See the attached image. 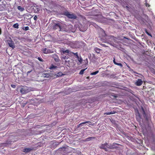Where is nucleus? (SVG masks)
Here are the masks:
<instances>
[{
  "label": "nucleus",
  "instance_id": "obj_1",
  "mask_svg": "<svg viewBox=\"0 0 155 155\" xmlns=\"http://www.w3.org/2000/svg\"><path fill=\"white\" fill-rule=\"evenodd\" d=\"M33 91V88L25 86L21 89L20 92L22 94H25Z\"/></svg>",
  "mask_w": 155,
  "mask_h": 155
},
{
  "label": "nucleus",
  "instance_id": "obj_2",
  "mask_svg": "<svg viewBox=\"0 0 155 155\" xmlns=\"http://www.w3.org/2000/svg\"><path fill=\"white\" fill-rule=\"evenodd\" d=\"M64 15L69 18L75 19L77 18L76 15L73 14H70L68 12H64Z\"/></svg>",
  "mask_w": 155,
  "mask_h": 155
},
{
  "label": "nucleus",
  "instance_id": "obj_3",
  "mask_svg": "<svg viewBox=\"0 0 155 155\" xmlns=\"http://www.w3.org/2000/svg\"><path fill=\"white\" fill-rule=\"evenodd\" d=\"M109 145L106 142L105 143L102 144L99 147L100 149H103L106 151H108V149H109Z\"/></svg>",
  "mask_w": 155,
  "mask_h": 155
},
{
  "label": "nucleus",
  "instance_id": "obj_4",
  "mask_svg": "<svg viewBox=\"0 0 155 155\" xmlns=\"http://www.w3.org/2000/svg\"><path fill=\"white\" fill-rule=\"evenodd\" d=\"M7 43L8 44L9 46L12 48L13 49L15 48L14 41L12 40L11 38H9L7 40Z\"/></svg>",
  "mask_w": 155,
  "mask_h": 155
},
{
  "label": "nucleus",
  "instance_id": "obj_5",
  "mask_svg": "<svg viewBox=\"0 0 155 155\" xmlns=\"http://www.w3.org/2000/svg\"><path fill=\"white\" fill-rule=\"evenodd\" d=\"M119 144L117 143H114L112 144L109 145V149H116L118 147L117 145H118Z\"/></svg>",
  "mask_w": 155,
  "mask_h": 155
},
{
  "label": "nucleus",
  "instance_id": "obj_6",
  "mask_svg": "<svg viewBox=\"0 0 155 155\" xmlns=\"http://www.w3.org/2000/svg\"><path fill=\"white\" fill-rule=\"evenodd\" d=\"M61 25L59 23H55L53 27L54 29H59V31L61 30Z\"/></svg>",
  "mask_w": 155,
  "mask_h": 155
},
{
  "label": "nucleus",
  "instance_id": "obj_7",
  "mask_svg": "<svg viewBox=\"0 0 155 155\" xmlns=\"http://www.w3.org/2000/svg\"><path fill=\"white\" fill-rule=\"evenodd\" d=\"M143 83V81L141 79H138L135 82V84L137 86H140Z\"/></svg>",
  "mask_w": 155,
  "mask_h": 155
},
{
  "label": "nucleus",
  "instance_id": "obj_8",
  "mask_svg": "<svg viewBox=\"0 0 155 155\" xmlns=\"http://www.w3.org/2000/svg\"><path fill=\"white\" fill-rule=\"evenodd\" d=\"M52 57L56 62H58L59 60L58 57L56 54H54L53 55Z\"/></svg>",
  "mask_w": 155,
  "mask_h": 155
},
{
  "label": "nucleus",
  "instance_id": "obj_9",
  "mask_svg": "<svg viewBox=\"0 0 155 155\" xmlns=\"http://www.w3.org/2000/svg\"><path fill=\"white\" fill-rule=\"evenodd\" d=\"M38 6L36 4H33L31 6V10H38Z\"/></svg>",
  "mask_w": 155,
  "mask_h": 155
},
{
  "label": "nucleus",
  "instance_id": "obj_10",
  "mask_svg": "<svg viewBox=\"0 0 155 155\" xmlns=\"http://www.w3.org/2000/svg\"><path fill=\"white\" fill-rule=\"evenodd\" d=\"M136 118L137 119H140L141 118V115L138 110L136 112Z\"/></svg>",
  "mask_w": 155,
  "mask_h": 155
},
{
  "label": "nucleus",
  "instance_id": "obj_11",
  "mask_svg": "<svg viewBox=\"0 0 155 155\" xmlns=\"http://www.w3.org/2000/svg\"><path fill=\"white\" fill-rule=\"evenodd\" d=\"M95 139V137H89L88 138H86L84 141H88L91 140H94Z\"/></svg>",
  "mask_w": 155,
  "mask_h": 155
},
{
  "label": "nucleus",
  "instance_id": "obj_12",
  "mask_svg": "<svg viewBox=\"0 0 155 155\" xmlns=\"http://www.w3.org/2000/svg\"><path fill=\"white\" fill-rule=\"evenodd\" d=\"M32 150L33 148H26L24 149V152L26 153H28L29 152Z\"/></svg>",
  "mask_w": 155,
  "mask_h": 155
},
{
  "label": "nucleus",
  "instance_id": "obj_13",
  "mask_svg": "<svg viewBox=\"0 0 155 155\" xmlns=\"http://www.w3.org/2000/svg\"><path fill=\"white\" fill-rule=\"evenodd\" d=\"M67 149H68V148L64 147L60 148L59 150H63L64 152H65L67 151L66 150Z\"/></svg>",
  "mask_w": 155,
  "mask_h": 155
},
{
  "label": "nucleus",
  "instance_id": "obj_14",
  "mask_svg": "<svg viewBox=\"0 0 155 155\" xmlns=\"http://www.w3.org/2000/svg\"><path fill=\"white\" fill-rule=\"evenodd\" d=\"M94 50L96 51V52L97 54H99L100 52L101 51V49H100L97 48L96 47L94 48Z\"/></svg>",
  "mask_w": 155,
  "mask_h": 155
},
{
  "label": "nucleus",
  "instance_id": "obj_15",
  "mask_svg": "<svg viewBox=\"0 0 155 155\" xmlns=\"http://www.w3.org/2000/svg\"><path fill=\"white\" fill-rule=\"evenodd\" d=\"M141 109L143 111L142 114L143 115V117L144 118H145L147 117V114L145 113L144 110V108H143V107H142L141 108Z\"/></svg>",
  "mask_w": 155,
  "mask_h": 155
},
{
  "label": "nucleus",
  "instance_id": "obj_16",
  "mask_svg": "<svg viewBox=\"0 0 155 155\" xmlns=\"http://www.w3.org/2000/svg\"><path fill=\"white\" fill-rule=\"evenodd\" d=\"M57 67L56 66L54 65L53 64H52L50 67L49 68L51 70H54L56 69Z\"/></svg>",
  "mask_w": 155,
  "mask_h": 155
},
{
  "label": "nucleus",
  "instance_id": "obj_17",
  "mask_svg": "<svg viewBox=\"0 0 155 155\" xmlns=\"http://www.w3.org/2000/svg\"><path fill=\"white\" fill-rule=\"evenodd\" d=\"M116 113V112L115 111H111V112H106L105 113H104V114H107V115H109L110 114H114Z\"/></svg>",
  "mask_w": 155,
  "mask_h": 155
},
{
  "label": "nucleus",
  "instance_id": "obj_18",
  "mask_svg": "<svg viewBox=\"0 0 155 155\" xmlns=\"http://www.w3.org/2000/svg\"><path fill=\"white\" fill-rule=\"evenodd\" d=\"M42 51L44 53L47 54L48 53V50L45 48H43L42 50Z\"/></svg>",
  "mask_w": 155,
  "mask_h": 155
},
{
  "label": "nucleus",
  "instance_id": "obj_19",
  "mask_svg": "<svg viewBox=\"0 0 155 155\" xmlns=\"http://www.w3.org/2000/svg\"><path fill=\"white\" fill-rule=\"evenodd\" d=\"M91 123V122H90L89 121H86L85 122H83L79 124L78 127H80L81 125L83 124H84L86 123Z\"/></svg>",
  "mask_w": 155,
  "mask_h": 155
},
{
  "label": "nucleus",
  "instance_id": "obj_20",
  "mask_svg": "<svg viewBox=\"0 0 155 155\" xmlns=\"http://www.w3.org/2000/svg\"><path fill=\"white\" fill-rule=\"evenodd\" d=\"M99 72V71H97L95 72L91 73V75H95L97 74Z\"/></svg>",
  "mask_w": 155,
  "mask_h": 155
},
{
  "label": "nucleus",
  "instance_id": "obj_21",
  "mask_svg": "<svg viewBox=\"0 0 155 155\" xmlns=\"http://www.w3.org/2000/svg\"><path fill=\"white\" fill-rule=\"evenodd\" d=\"M63 75V74L62 72H58L57 74V76L58 77H59L62 76Z\"/></svg>",
  "mask_w": 155,
  "mask_h": 155
},
{
  "label": "nucleus",
  "instance_id": "obj_22",
  "mask_svg": "<svg viewBox=\"0 0 155 155\" xmlns=\"http://www.w3.org/2000/svg\"><path fill=\"white\" fill-rule=\"evenodd\" d=\"M62 58L64 59H67L68 58V57L67 56L62 55Z\"/></svg>",
  "mask_w": 155,
  "mask_h": 155
},
{
  "label": "nucleus",
  "instance_id": "obj_23",
  "mask_svg": "<svg viewBox=\"0 0 155 155\" xmlns=\"http://www.w3.org/2000/svg\"><path fill=\"white\" fill-rule=\"evenodd\" d=\"M86 69H82L80 72L79 74H82L84 73V71Z\"/></svg>",
  "mask_w": 155,
  "mask_h": 155
},
{
  "label": "nucleus",
  "instance_id": "obj_24",
  "mask_svg": "<svg viewBox=\"0 0 155 155\" xmlns=\"http://www.w3.org/2000/svg\"><path fill=\"white\" fill-rule=\"evenodd\" d=\"M13 26L15 28H18V23H16Z\"/></svg>",
  "mask_w": 155,
  "mask_h": 155
},
{
  "label": "nucleus",
  "instance_id": "obj_25",
  "mask_svg": "<svg viewBox=\"0 0 155 155\" xmlns=\"http://www.w3.org/2000/svg\"><path fill=\"white\" fill-rule=\"evenodd\" d=\"M145 6L147 7H149L150 6V5L148 4L146 0L145 1V2L144 3Z\"/></svg>",
  "mask_w": 155,
  "mask_h": 155
},
{
  "label": "nucleus",
  "instance_id": "obj_26",
  "mask_svg": "<svg viewBox=\"0 0 155 155\" xmlns=\"http://www.w3.org/2000/svg\"><path fill=\"white\" fill-rule=\"evenodd\" d=\"M69 51L68 49L66 50H63L62 52L63 53H68L69 52Z\"/></svg>",
  "mask_w": 155,
  "mask_h": 155
},
{
  "label": "nucleus",
  "instance_id": "obj_27",
  "mask_svg": "<svg viewBox=\"0 0 155 155\" xmlns=\"http://www.w3.org/2000/svg\"><path fill=\"white\" fill-rule=\"evenodd\" d=\"M23 29L24 30L27 31L29 29V27L28 26H27L25 27H24L23 28Z\"/></svg>",
  "mask_w": 155,
  "mask_h": 155
},
{
  "label": "nucleus",
  "instance_id": "obj_28",
  "mask_svg": "<svg viewBox=\"0 0 155 155\" xmlns=\"http://www.w3.org/2000/svg\"><path fill=\"white\" fill-rule=\"evenodd\" d=\"M73 54L74 55L76 56V58H79V56L78 55V52H76V53H74V54Z\"/></svg>",
  "mask_w": 155,
  "mask_h": 155
},
{
  "label": "nucleus",
  "instance_id": "obj_29",
  "mask_svg": "<svg viewBox=\"0 0 155 155\" xmlns=\"http://www.w3.org/2000/svg\"><path fill=\"white\" fill-rule=\"evenodd\" d=\"M78 61L80 62H81L82 61V59L81 58H79H79H77Z\"/></svg>",
  "mask_w": 155,
  "mask_h": 155
},
{
  "label": "nucleus",
  "instance_id": "obj_30",
  "mask_svg": "<svg viewBox=\"0 0 155 155\" xmlns=\"http://www.w3.org/2000/svg\"><path fill=\"white\" fill-rule=\"evenodd\" d=\"M73 54H74V52L70 51H69V52L68 53L69 56H72V55Z\"/></svg>",
  "mask_w": 155,
  "mask_h": 155
},
{
  "label": "nucleus",
  "instance_id": "obj_31",
  "mask_svg": "<svg viewBox=\"0 0 155 155\" xmlns=\"http://www.w3.org/2000/svg\"><path fill=\"white\" fill-rule=\"evenodd\" d=\"M115 64H116V65H119V66H122V64H121V63H115Z\"/></svg>",
  "mask_w": 155,
  "mask_h": 155
},
{
  "label": "nucleus",
  "instance_id": "obj_32",
  "mask_svg": "<svg viewBox=\"0 0 155 155\" xmlns=\"http://www.w3.org/2000/svg\"><path fill=\"white\" fill-rule=\"evenodd\" d=\"M18 10H24V8H21L20 6H19L18 7Z\"/></svg>",
  "mask_w": 155,
  "mask_h": 155
},
{
  "label": "nucleus",
  "instance_id": "obj_33",
  "mask_svg": "<svg viewBox=\"0 0 155 155\" xmlns=\"http://www.w3.org/2000/svg\"><path fill=\"white\" fill-rule=\"evenodd\" d=\"M38 59L40 61H43V59H41V58H40L38 57Z\"/></svg>",
  "mask_w": 155,
  "mask_h": 155
},
{
  "label": "nucleus",
  "instance_id": "obj_34",
  "mask_svg": "<svg viewBox=\"0 0 155 155\" xmlns=\"http://www.w3.org/2000/svg\"><path fill=\"white\" fill-rule=\"evenodd\" d=\"M37 18V17L36 16V15L35 16H34V19L35 20H36V19Z\"/></svg>",
  "mask_w": 155,
  "mask_h": 155
},
{
  "label": "nucleus",
  "instance_id": "obj_35",
  "mask_svg": "<svg viewBox=\"0 0 155 155\" xmlns=\"http://www.w3.org/2000/svg\"><path fill=\"white\" fill-rule=\"evenodd\" d=\"M146 32L147 34H148L149 35H150V34L148 32H147L146 29Z\"/></svg>",
  "mask_w": 155,
  "mask_h": 155
},
{
  "label": "nucleus",
  "instance_id": "obj_36",
  "mask_svg": "<svg viewBox=\"0 0 155 155\" xmlns=\"http://www.w3.org/2000/svg\"><path fill=\"white\" fill-rule=\"evenodd\" d=\"M86 30V28H85V29H84V30H81H81H80L81 31H85V30Z\"/></svg>",
  "mask_w": 155,
  "mask_h": 155
},
{
  "label": "nucleus",
  "instance_id": "obj_37",
  "mask_svg": "<svg viewBox=\"0 0 155 155\" xmlns=\"http://www.w3.org/2000/svg\"><path fill=\"white\" fill-rule=\"evenodd\" d=\"M31 71H28L27 72V74L28 75V74H29V73H30Z\"/></svg>",
  "mask_w": 155,
  "mask_h": 155
},
{
  "label": "nucleus",
  "instance_id": "obj_38",
  "mask_svg": "<svg viewBox=\"0 0 155 155\" xmlns=\"http://www.w3.org/2000/svg\"><path fill=\"white\" fill-rule=\"evenodd\" d=\"M103 47H106V46L105 44H102V45Z\"/></svg>",
  "mask_w": 155,
  "mask_h": 155
},
{
  "label": "nucleus",
  "instance_id": "obj_39",
  "mask_svg": "<svg viewBox=\"0 0 155 155\" xmlns=\"http://www.w3.org/2000/svg\"><path fill=\"white\" fill-rule=\"evenodd\" d=\"M113 62L114 63V64H115V63H117V62H116L115 61V59H114L113 60Z\"/></svg>",
  "mask_w": 155,
  "mask_h": 155
},
{
  "label": "nucleus",
  "instance_id": "obj_40",
  "mask_svg": "<svg viewBox=\"0 0 155 155\" xmlns=\"http://www.w3.org/2000/svg\"><path fill=\"white\" fill-rule=\"evenodd\" d=\"M2 30L0 28V35L1 34Z\"/></svg>",
  "mask_w": 155,
  "mask_h": 155
},
{
  "label": "nucleus",
  "instance_id": "obj_41",
  "mask_svg": "<svg viewBox=\"0 0 155 155\" xmlns=\"http://www.w3.org/2000/svg\"><path fill=\"white\" fill-rule=\"evenodd\" d=\"M57 144V143H53V145H56Z\"/></svg>",
  "mask_w": 155,
  "mask_h": 155
},
{
  "label": "nucleus",
  "instance_id": "obj_42",
  "mask_svg": "<svg viewBox=\"0 0 155 155\" xmlns=\"http://www.w3.org/2000/svg\"><path fill=\"white\" fill-rule=\"evenodd\" d=\"M25 104H24L23 105V107H24V106H25Z\"/></svg>",
  "mask_w": 155,
  "mask_h": 155
},
{
  "label": "nucleus",
  "instance_id": "obj_43",
  "mask_svg": "<svg viewBox=\"0 0 155 155\" xmlns=\"http://www.w3.org/2000/svg\"><path fill=\"white\" fill-rule=\"evenodd\" d=\"M100 16V17H102V16L101 15H99Z\"/></svg>",
  "mask_w": 155,
  "mask_h": 155
},
{
  "label": "nucleus",
  "instance_id": "obj_44",
  "mask_svg": "<svg viewBox=\"0 0 155 155\" xmlns=\"http://www.w3.org/2000/svg\"><path fill=\"white\" fill-rule=\"evenodd\" d=\"M1 1V0H0V2Z\"/></svg>",
  "mask_w": 155,
  "mask_h": 155
},
{
  "label": "nucleus",
  "instance_id": "obj_45",
  "mask_svg": "<svg viewBox=\"0 0 155 155\" xmlns=\"http://www.w3.org/2000/svg\"><path fill=\"white\" fill-rule=\"evenodd\" d=\"M2 144H5V143H3Z\"/></svg>",
  "mask_w": 155,
  "mask_h": 155
},
{
  "label": "nucleus",
  "instance_id": "obj_46",
  "mask_svg": "<svg viewBox=\"0 0 155 155\" xmlns=\"http://www.w3.org/2000/svg\"><path fill=\"white\" fill-rule=\"evenodd\" d=\"M49 35V36H51L50 35Z\"/></svg>",
  "mask_w": 155,
  "mask_h": 155
}]
</instances>
